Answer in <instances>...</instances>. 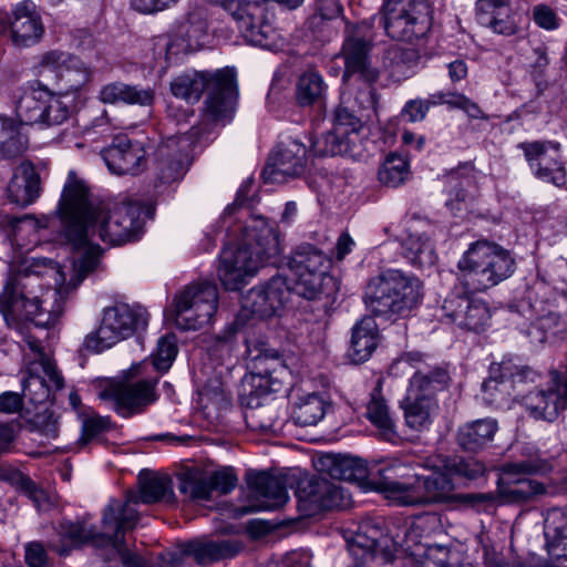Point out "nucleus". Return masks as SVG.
I'll use <instances>...</instances> for the list:
<instances>
[{
    "label": "nucleus",
    "instance_id": "ea45409f",
    "mask_svg": "<svg viewBox=\"0 0 567 567\" xmlns=\"http://www.w3.org/2000/svg\"><path fill=\"white\" fill-rule=\"evenodd\" d=\"M497 430V421L492 417L467 422L457 430V443L464 451L478 452L492 443Z\"/></svg>",
    "mask_w": 567,
    "mask_h": 567
},
{
    "label": "nucleus",
    "instance_id": "58836bf2",
    "mask_svg": "<svg viewBox=\"0 0 567 567\" xmlns=\"http://www.w3.org/2000/svg\"><path fill=\"white\" fill-rule=\"evenodd\" d=\"M523 458L515 462H507L502 466L505 476L525 475H543L551 472L556 464V457L548 455L534 445H526L522 450Z\"/></svg>",
    "mask_w": 567,
    "mask_h": 567
},
{
    "label": "nucleus",
    "instance_id": "f257e3e1",
    "mask_svg": "<svg viewBox=\"0 0 567 567\" xmlns=\"http://www.w3.org/2000/svg\"><path fill=\"white\" fill-rule=\"evenodd\" d=\"M143 214L144 207L140 203H121L110 207L95 200L85 182L70 171L54 217L60 224V236L74 250L83 252L73 259L69 280L58 264L49 261L59 292L78 288L97 268L101 248L93 244L95 236L111 246L137 240L143 233Z\"/></svg>",
    "mask_w": 567,
    "mask_h": 567
},
{
    "label": "nucleus",
    "instance_id": "f8f14e48",
    "mask_svg": "<svg viewBox=\"0 0 567 567\" xmlns=\"http://www.w3.org/2000/svg\"><path fill=\"white\" fill-rule=\"evenodd\" d=\"M25 343L33 358L21 381L22 396L35 405L53 401L54 393L64 388V378L39 340L28 337Z\"/></svg>",
    "mask_w": 567,
    "mask_h": 567
},
{
    "label": "nucleus",
    "instance_id": "b1692460",
    "mask_svg": "<svg viewBox=\"0 0 567 567\" xmlns=\"http://www.w3.org/2000/svg\"><path fill=\"white\" fill-rule=\"evenodd\" d=\"M525 157L534 174L555 186L566 183V168L561 162L560 146L553 142H532L520 144Z\"/></svg>",
    "mask_w": 567,
    "mask_h": 567
},
{
    "label": "nucleus",
    "instance_id": "423d86ee",
    "mask_svg": "<svg viewBox=\"0 0 567 567\" xmlns=\"http://www.w3.org/2000/svg\"><path fill=\"white\" fill-rule=\"evenodd\" d=\"M288 267L293 282L290 285L291 293L307 300H317L334 292L336 281L329 274L331 259L315 245L305 243L297 246L289 258Z\"/></svg>",
    "mask_w": 567,
    "mask_h": 567
},
{
    "label": "nucleus",
    "instance_id": "dca6fc26",
    "mask_svg": "<svg viewBox=\"0 0 567 567\" xmlns=\"http://www.w3.org/2000/svg\"><path fill=\"white\" fill-rule=\"evenodd\" d=\"M296 497L303 517L316 516L323 511L347 508L351 504L350 495L341 486L321 477L300 481Z\"/></svg>",
    "mask_w": 567,
    "mask_h": 567
},
{
    "label": "nucleus",
    "instance_id": "7ed1b4c3",
    "mask_svg": "<svg viewBox=\"0 0 567 567\" xmlns=\"http://www.w3.org/2000/svg\"><path fill=\"white\" fill-rule=\"evenodd\" d=\"M421 298L422 284L415 276L388 269L368 281L363 302L374 317L394 322L408 317Z\"/></svg>",
    "mask_w": 567,
    "mask_h": 567
},
{
    "label": "nucleus",
    "instance_id": "7c9ffc66",
    "mask_svg": "<svg viewBox=\"0 0 567 567\" xmlns=\"http://www.w3.org/2000/svg\"><path fill=\"white\" fill-rule=\"evenodd\" d=\"M444 535L442 516L437 513H424L411 519L404 529V538L396 542V551L401 548L410 555H421L424 543H433L436 537Z\"/></svg>",
    "mask_w": 567,
    "mask_h": 567
},
{
    "label": "nucleus",
    "instance_id": "a878e982",
    "mask_svg": "<svg viewBox=\"0 0 567 567\" xmlns=\"http://www.w3.org/2000/svg\"><path fill=\"white\" fill-rule=\"evenodd\" d=\"M372 43L357 32L344 39L341 56L344 61L343 82L357 76L361 82H377L380 78L378 68L371 63Z\"/></svg>",
    "mask_w": 567,
    "mask_h": 567
},
{
    "label": "nucleus",
    "instance_id": "3c124183",
    "mask_svg": "<svg viewBox=\"0 0 567 567\" xmlns=\"http://www.w3.org/2000/svg\"><path fill=\"white\" fill-rule=\"evenodd\" d=\"M28 140L13 120L0 116V161L20 156Z\"/></svg>",
    "mask_w": 567,
    "mask_h": 567
},
{
    "label": "nucleus",
    "instance_id": "c9c22d12",
    "mask_svg": "<svg viewBox=\"0 0 567 567\" xmlns=\"http://www.w3.org/2000/svg\"><path fill=\"white\" fill-rule=\"evenodd\" d=\"M374 318L373 315L363 316L351 329L348 357L355 364L369 360L378 348L380 332Z\"/></svg>",
    "mask_w": 567,
    "mask_h": 567
},
{
    "label": "nucleus",
    "instance_id": "864d4df0",
    "mask_svg": "<svg viewBox=\"0 0 567 567\" xmlns=\"http://www.w3.org/2000/svg\"><path fill=\"white\" fill-rule=\"evenodd\" d=\"M208 474L198 470H187L178 476V491L189 501L212 498Z\"/></svg>",
    "mask_w": 567,
    "mask_h": 567
},
{
    "label": "nucleus",
    "instance_id": "a19ab883",
    "mask_svg": "<svg viewBox=\"0 0 567 567\" xmlns=\"http://www.w3.org/2000/svg\"><path fill=\"white\" fill-rule=\"evenodd\" d=\"M140 492H130L125 501H120L128 508H134L138 503L152 504L161 501H168L173 496L171 478L167 476L140 477Z\"/></svg>",
    "mask_w": 567,
    "mask_h": 567
},
{
    "label": "nucleus",
    "instance_id": "473e14b6",
    "mask_svg": "<svg viewBox=\"0 0 567 567\" xmlns=\"http://www.w3.org/2000/svg\"><path fill=\"white\" fill-rule=\"evenodd\" d=\"M41 64L44 68L56 71L63 89L66 92L79 91L90 78L89 70L84 63L76 56L65 52L50 51L42 59Z\"/></svg>",
    "mask_w": 567,
    "mask_h": 567
},
{
    "label": "nucleus",
    "instance_id": "603ef678",
    "mask_svg": "<svg viewBox=\"0 0 567 567\" xmlns=\"http://www.w3.org/2000/svg\"><path fill=\"white\" fill-rule=\"evenodd\" d=\"M355 110L349 106L340 105L333 114V128L350 140L351 144H360L362 142V130L365 115L363 113L355 114Z\"/></svg>",
    "mask_w": 567,
    "mask_h": 567
},
{
    "label": "nucleus",
    "instance_id": "a18cd8bd",
    "mask_svg": "<svg viewBox=\"0 0 567 567\" xmlns=\"http://www.w3.org/2000/svg\"><path fill=\"white\" fill-rule=\"evenodd\" d=\"M548 554L555 559H567V513L554 511L545 519Z\"/></svg>",
    "mask_w": 567,
    "mask_h": 567
},
{
    "label": "nucleus",
    "instance_id": "13d9d810",
    "mask_svg": "<svg viewBox=\"0 0 567 567\" xmlns=\"http://www.w3.org/2000/svg\"><path fill=\"white\" fill-rule=\"evenodd\" d=\"M409 174L408 161L394 153L386 156L378 173L379 181L389 187H398L402 185L406 181Z\"/></svg>",
    "mask_w": 567,
    "mask_h": 567
},
{
    "label": "nucleus",
    "instance_id": "774afa93",
    "mask_svg": "<svg viewBox=\"0 0 567 567\" xmlns=\"http://www.w3.org/2000/svg\"><path fill=\"white\" fill-rule=\"evenodd\" d=\"M202 404L208 408L209 404L219 409L228 404L223 382L215 377L209 379L198 392Z\"/></svg>",
    "mask_w": 567,
    "mask_h": 567
},
{
    "label": "nucleus",
    "instance_id": "bb28decb",
    "mask_svg": "<svg viewBox=\"0 0 567 567\" xmlns=\"http://www.w3.org/2000/svg\"><path fill=\"white\" fill-rule=\"evenodd\" d=\"M50 217L23 215L21 217L4 216L0 219V227L4 231L11 246L21 250L18 257H13L11 265L20 262L23 252L31 251L41 241L40 231L49 227Z\"/></svg>",
    "mask_w": 567,
    "mask_h": 567
},
{
    "label": "nucleus",
    "instance_id": "4c0bfd02",
    "mask_svg": "<svg viewBox=\"0 0 567 567\" xmlns=\"http://www.w3.org/2000/svg\"><path fill=\"white\" fill-rule=\"evenodd\" d=\"M246 352L249 360L248 367L261 379H272L275 374L286 370L281 357L268 349L264 340L248 336Z\"/></svg>",
    "mask_w": 567,
    "mask_h": 567
},
{
    "label": "nucleus",
    "instance_id": "72a5a7b5",
    "mask_svg": "<svg viewBox=\"0 0 567 567\" xmlns=\"http://www.w3.org/2000/svg\"><path fill=\"white\" fill-rule=\"evenodd\" d=\"M315 464L319 472L331 478L350 483L361 484L372 474L363 460L350 455L323 454Z\"/></svg>",
    "mask_w": 567,
    "mask_h": 567
},
{
    "label": "nucleus",
    "instance_id": "bf43d9fd",
    "mask_svg": "<svg viewBox=\"0 0 567 567\" xmlns=\"http://www.w3.org/2000/svg\"><path fill=\"white\" fill-rule=\"evenodd\" d=\"M396 367H411L414 369L413 374L411 375L409 381H412L416 375L423 374L427 382H431L434 380L437 375V373L442 372L446 377H450L449 371L441 365H431L429 364L424 358L423 354L420 352H408L404 353L396 362Z\"/></svg>",
    "mask_w": 567,
    "mask_h": 567
},
{
    "label": "nucleus",
    "instance_id": "4be33fe9",
    "mask_svg": "<svg viewBox=\"0 0 567 567\" xmlns=\"http://www.w3.org/2000/svg\"><path fill=\"white\" fill-rule=\"evenodd\" d=\"M291 296L290 284L281 275L272 276L266 284L251 288L243 298V315L251 313L260 319L276 313Z\"/></svg>",
    "mask_w": 567,
    "mask_h": 567
},
{
    "label": "nucleus",
    "instance_id": "6e6d98bb",
    "mask_svg": "<svg viewBox=\"0 0 567 567\" xmlns=\"http://www.w3.org/2000/svg\"><path fill=\"white\" fill-rule=\"evenodd\" d=\"M246 422L254 431L265 434H277L281 431L279 411L275 404L252 408L246 413Z\"/></svg>",
    "mask_w": 567,
    "mask_h": 567
},
{
    "label": "nucleus",
    "instance_id": "e433bc0d",
    "mask_svg": "<svg viewBox=\"0 0 567 567\" xmlns=\"http://www.w3.org/2000/svg\"><path fill=\"white\" fill-rule=\"evenodd\" d=\"M7 190L10 203L20 207L32 204L41 192V179L35 167L29 162L21 163L14 171Z\"/></svg>",
    "mask_w": 567,
    "mask_h": 567
},
{
    "label": "nucleus",
    "instance_id": "9b49d317",
    "mask_svg": "<svg viewBox=\"0 0 567 567\" xmlns=\"http://www.w3.org/2000/svg\"><path fill=\"white\" fill-rule=\"evenodd\" d=\"M381 12L385 33L393 40L412 42L432 25L431 7L424 0H384Z\"/></svg>",
    "mask_w": 567,
    "mask_h": 567
},
{
    "label": "nucleus",
    "instance_id": "9d476101",
    "mask_svg": "<svg viewBox=\"0 0 567 567\" xmlns=\"http://www.w3.org/2000/svg\"><path fill=\"white\" fill-rule=\"evenodd\" d=\"M217 306V286L199 281L176 293L167 316L179 330H197L210 322Z\"/></svg>",
    "mask_w": 567,
    "mask_h": 567
},
{
    "label": "nucleus",
    "instance_id": "2f4dec72",
    "mask_svg": "<svg viewBox=\"0 0 567 567\" xmlns=\"http://www.w3.org/2000/svg\"><path fill=\"white\" fill-rule=\"evenodd\" d=\"M185 137L169 136L156 150V181L171 184L183 178L186 173V155L183 152Z\"/></svg>",
    "mask_w": 567,
    "mask_h": 567
},
{
    "label": "nucleus",
    "instance_id": "5fc2aeb1",
    "mask_svg": "<svg viewBox=\"0 0 567 567\" xmlns=\"http://www.w3.org/2000/svg\"><path fill=\"white\" fill-rule=\"evenodd\" d=\"M326 413V402L317 393L300 398L292 410V419L300 426L316 425Z\"/></svg>",
    "mask_w": 567,
    "mask_h": 567
},
{
    "label": "nucleus",
    "instance_id": "2eb2a0df",
    "mask_svg": "<svg viewBox=\"0 0 567 567\" xmlns=\"http://www.w3.org/2000/svg\"><path fill=\"white\" fill-rule=\"evenodd\" d=\"M157 380H113L97 393V398L123 417L141 413L157 400Z\"/></svg>",
    "mask_w": 567,
    "mask_h": 567
},
{
    "label": "nucleus",
    "instance_id": "ddd939ff",
    "mask_svg": "<svg viewBox=\"0 0 567 567\" xmlns=\"http://www.w3.org/2000/svg\"><path fill=\"white\" fill-rule=\"evenodd\" d=\"M489 494H458L449 473L434 471L427 475H416L413 480L404 506L445 505L457 507L462 504L484 503L492 501Z\"/></svg>",
    "mask_w": 567,
    "mask_h": 567
},
{
    "label": "nucleus",
    "instance_id": "338daca9",
    "mask_svg": "<svg viewBox=\"0 0 567 567\" xmlns=\"http://www.w3.org/2000/svg\"><path fill=\"white\" fill-rule=\"evenodd\" d=\"M69 116L70 107L68 103H65L61 96L50 92L44 107L43 121L40 122V125L47 127L60 125L65 122Z\"/></svg>",
    "mask_w": 567,
    "mask_h": 567
},
{
    "label": "nucleus",
    "instance_id": "8fccbe9b",
    "mask_svg": "<svg viewBox=\"0 0 567 567\" xmlns=\"http://www.w3.org/2000/svg\"><path fill=\"white\" fill-rule=\"evenodd\" d=\"M484 401L494 406H501L506 403L511 395V382L507 381L506 374L503 373L499 363H492L489 367V377L482 384Z\"/></svg>",
    "mask_w": 567,
    "mask_h": 567
},
{
    "label": "nucleus",
    "instance_id": "69168bd1",
    "mask_svg": "<svg viewBox=\"0 0 567 567\" xmlns=\"http://www.w3.org/2000/svg\"><path fill=\"white\" fill-rule=\"evenodd\" d=\"M177 354L176 339L174 336H165L158 339L156 351L152 354L153 364L159 372H166L171 368Z\"/></svg>",
    "mask_w": 567,
    "mask_h": 567
},
{
    "label": "nucleus",
    "instance_id": "39448f33",
    "mask_svg": "<svg viewBox=\"0 0 567 567\" xmlns=\"http://www.w3.org/2000/svg\"><path fill=\"white\" fill-rule=\"evenodd\" d=\"M140 519L136 509L112 498L102 513V530L86 522L63 520L59 533L73 545L92 544L94 546H120L122 534L134 529Z\"/></svg>",
    "mask_w": 567,
    "mask_h": 567
},
{
    "label": "nucleus",
    "instance_id": "6ab92c4d",
    "mask_svg": "<svg viewBox=\"0 0 567 567\" xmlns=\"http://www.w3.org/2000/svg\"><path fill=\"white\" fill-rule=\"evenodd\" d=\"M43 33L42 19L30 0L19 2L11 16L0 12V39H9L16 47H31L40 41Z\"/></svg>",
    "mask_w": 567,
    "mask_h": 567
},
{
    "label": "nucleus",
    "instance_id": "4468645a",
    "mask_svg": "<svg viewBox=\"0 0 567 567\" xmlns=\"http://www.w3.org/2000/svg\"><path fill=\"white\" fill-rule=\"evenodd\" d=\"M451 377L437 373L436 378L427 382L423 374L409 381L405 396L400 406L403 410L405 424L413 431L427 430L439 410L436 393L449 386Z\"/></svg>",
    "mask_w": 567,
    "mask_h": 567
},
{
    "label": "nucleus",
    "instance_id": "f704fd0d",
    "mask_svg": "<svg viewBox=\"0 0 567 567\" xmlns=\"http://www.w3.org/2000/svg\"><path fill=\"white\" fill-rule=\"evenodd\" d=\"M246 481L259 501V508L274 511L288 501V492L282 478L267 472L249 471Z\"/></svg>",
    "mask_w": 567,
    "mask_h": 567
},
{
    "label": "nucleus",
    "instance_id": "aec40b11",
    "mask_svg": "<svg viewBox=\"0 0 567 567\" xmlns=\"http://www.w3.org/2000/svg\"><path fill=\"white\" fill-rule=\"evenodd\" d=\"M237 96L234 69L225 68L214 71L213 83L205 101L204 121L225 126L234 117Z\"/></svg>",
    "mask_w": 567,
    "mask_h": 567
},
{
    "label": "nucleus",
    "instance_id": "0e129e2a",
    "mask_svg": "<svg viewBox=\"0 0 567 567\" xmlns=\"http://www.w3.org/2000/svg\"><path fill=\"white\" fill-rule=\"evenodd\" d=\"M444 470L449 473L451 478L452 476H460L467 480H475L483 475L485 467L483 463L473 458L454 457L445 462Z\"/></svg>",
    "mask_w": 567,
    "mask_h": 567
},
{
    "label": "nucleus",
    "instance_id": "0eeeda50",
    "mask_svg": "<svg viewBox=\"0 0 567 567\" xmlns=\"http://www.w3.org/2000/svg\"><path fill=\"white\" fill-rule=\"evenodd\" d=\"M148 324V313L140 306L116 303L103 309L100 326L87 333L82 348L89 352L100 353L115 346Z\"/></svg>",
    "mask_w": 567,
    "mask_h": 567
},
{
    "label": "nucleus",
    "instance_id": "20e7f679",
    "mask_svg": "<svg viewBox=\"0 0 567 567\" xmlns=\"http://www.w3.org/2000/svg\"><path fill=\"white\" fill-rule=\"evenodd\" d=\"M515 268V259L507 249L476 241L457 262V281L466 293L485 291L509 278Z\"/></svg>",
    "mask_w": 567,
    "mask_h": 567
},
{
    "label": "nucleus",
    "instance_id": "c03bdc74",
    "mask_svg": "<svg viewBox=\"0 0 567 567\" xmlns=\"http://www.w3.org/2000/svg\"><path fill=\"white\" fill-rule=\"evenodd\" d=\"M367 417L378 429L379 436L384 441L394 443L399 439L395 423L390 415L388 404L379 390L371 393L367 405Z\"/></svg>",
    "mask_w": 567,
    "mask_h": 567
},
{
    "label": "nucleus",
    "instance_id": "393cba45",
    "mask_svg": "<svg viewBox=\"0 0 567 567\" xmlns=\"http://www.w3.org/2000/svg\"><path fill=\"white\" fill-rule=\"evenodd\" d=\"M442 311L451 322L474 332L483 330L491 319L489 308L483 300L456 292L444 299Z\"/></svg>",
    "mask_w": 567,
    "mask_h": 567
},
{
    "label": "nucleus",
    "instance_id": "6e6552de",
    "mask_svg": "<svg viewBox=\"0 0 567 567\" xmlns=\"http://www.w3.org/2000/svg\"><path fill=\"white\" fill-rule=\"evenodd\" d=\"M22 259L17 268L10 267V275L0 295V312L8 324L30 320L42 310L38 291L41 289L38 274Z\"/></svg>",
    "mask_w": 567,
    "mask_h": 567
},
{
    "label": "nucleus",
    "instance_id": "4d7b16f0",
    "mask_svg": "<svg viewBox=\"0 0 567 567\" xmlns=\"http://www.w3.org/2000/svg\"><path fill=\"white\" fill-rule=\"evenodd\" d=\"M326 91L327 85L318 72H305L297 83V101L301 106L320 103L324 97Z\"/></svg>",
    "mask_w": 567,
    "mask_h": 567
},
{
    "label": "nucleus",
    "instance_id": "79ce46f5",
    "mask_svg": "<svg viewBox=\"0 0 567 567\" xmlns=\"http://www.w3.org/2000/svg\"><path fill=\"white\" fill-rule=\"evenodd\" d=\"M49 91L33 85L21 87L16 102V113L21 123L32 125L43 121Z\"/></svg>",
    "mask_w": 567,
    "mask_h": 567
},
{
    "label": "nucleus",
    "instance_id": "a211bd4d",
    "mask_svg": "<svg viewBox=\"0 0 567 567\" xmlns=\"http://www.w3.org/2000/svg\"><path fill=\"white\" fill-rule=\"evenodd\" d=\"M309 150L297 137H287L278 143L269 154L262 171L266 183H285L290 177H298L306 172Z\"/></svg>",
    "mask_w": 567,
    "mask_h": 567
},
{
    "label": "nucleus",
    "instance_id": "052dcab7",
    "mask_svg": "<svg viewBox=\"0 0 567 567\" xmlns=\"http://www.w3.org/2000/svg\"><path fill=\"white\" fill-rule=\"evenodd\" d=\"M501 369L506 374V379L511 382V389L514 391L517 385L526 383H535L539 373L529 365L522 364L513 359H504L501 361Z\"/></svg>",
    "mask_w": 567,
    "mask_h": 567
},
{
    "label": "nucleus",
    "instance_id": "f03ea898",
    "mask_svg": "<svg viewBox=\"0 0 567 567\" xmlns=\"http://www.w3.org/2000/svg\"><path fill=\"white\" fill-rule=\"evenodd\" d=\"M281 252L275 224L262 216L246 223L237 248L226 247L220 256L219 279L227 290H238L247 277Z\"/></svg>",
    "mask_w": 567,
    "mask_h": 567
},
{
    "label": "nucleus",
    "instance_id": "5701e85b",
    "mask_svg": "<svg viewBox=\"0 0 567 567\" xmlns=\"http://www.w3.org/2000/svg\"><path fill=\"white\" fill-rule=\"evenodd\" d=\"M370 476L377 491L384 494L399 505L404 506L416 474H411V468L399 458L383 461L380 466L370 468Z\"/></svg>",
    "mask_w": 567,
    "mask_h": 567
},
{
    "label": "nucleus",
    "instance_id": "1a4fd4ad",
    "mask_svg": "<svg viewBox=\"0 0 567 567\" xmlns=\"http://www.w3.org/2000/svg\"><path fill=\"white\" fill-rule=\"evenodd\" d=\"M237 23L245 40L256 47L277 50L284 44L271 23L272 14L261 0H216Z\"/></svg>",
    "mask_w": 567,
    "mask_h": 567
},
{
    "label": "nucleus",
    "instance_id": "de8ad7c7",
    "mask_svg": "<svg viewBox=\"0 0 567 567\" xmlns=\"http://www.w3.org/2000/svg\"><path fill=\"white\" fill-rule=\"evenodd\" d=\"M359 148L360 144H351L349 138L332 128L313 141L310 151L316 156H355L359 154Z\"/></svg>",
    "mask_w": 567,
    "mask_h": 567
},
{
    "label": "nucleus",
    "instance_id": "f3484780",
    "mask_svg": "<svg viewBox=\"0 0 567 567\" xmlns=\"http://www.w3.org/2000/svg\"><path fill=\"white\" fill-rule=\"evenodd\" d=\"M348 550L353 560L348 567H383L394 558L396 543L378 528L365 525L348 540Z\"/></svg>",
    "mask_w": 567,
    "mask_h": 567
},
{
    "label": "nucleus",
    "instance_id": "c85d7f7f",
    "mask_svg": "<svg viewBox=\"0 0 567 567\" xmlns=\"http://www.w3.org/2000/svg\"><path fill=\"white\" fill-rule=\"evenodd\" d=\"M109 169L116 175L138 174L145 165L146 152L140 142L117 136L102 152Z\"/></svg>",
    "mask_w": 567,
    "mask_h": 567
},
{
    "label": "nucleus",
    "instance_id": "412c9836",
    "mask_svg": "<svg viewBox=\"0 0 567 567\" xmlns=\"http://www.w3.org/2000/svg\"><path fill=\"white\" fill-rule=\"evenodd\" d=\"M523 404L535 420H557L567 409V365L564 371L551 372V383L547 389H537L524 395Z\"/></svg>",
    "mask_w": 567,
    "mask_h": 567
},
{
    "label": "nucleus",
    "instance_id": "37998d69",
    "mask_svg": "<svg viewBox=\"0 0 567 567\" xmlns=\"http://www.w3.org/2000/svg\"><path fill=\"white\" fill-rule=\"evenodd\" d=\"M214 72L208 71H187L171 82V92L177 97L194 104L199 101L204 90L209 91L213 83Z\"/></svg>",
    "mask_w": 567,
    "mask_h": 567
},
{
    "label": "nucleus",
    "instance_id": "e2e57ef3",
    "mask_svg": "<svg viewBox=\"0 0 567 567\" xmlns=\"http://www.w3.org/2000/svg\"><path fill=\"white\" fill-rule=\"evenodd\" d=\"M545 493V486L534 480H516L513 481L504 491L505 496L511 502L525 503L537 495Z\"/></svg>",
    "mask_w": 567,
    "mask_h": 567
},
{
    "label": "nucleus",
    "instance_id": "680f3d73",
    "mask_svg": "<svg viewBox=\"0 0 567 567\" xmlns=\"http://www.w3.org/2000/svg\"><path fill=\"white\" fill-rule=\"evenodd\" d=\"M419 557H423L420 567H451L452 550L447 544L424 543Z\"/></svg>",
    "mask_w": 567,
    "mask_h": 567
},
{
    "label": "nucleus",
    "instance_id": "c756f323",
    "mask_svg": "<svg viewBox=\"0 0 567 567\" xmlns=\"http://www.w3.org/2000/svg\"><path fill=\"white\" fill-rule=\"evenodd\" d=\"M476 20L494 33L509 37L518 32L523 17L511 8L509 0H477Z\"/></svg>",
    "mask_w": 567,
    "mask_h": 567
},
{
    "label": "nucleus",
    "instance_id": "09e8293b",
    "mask_svg": "<svg viewBox=\"0 0 567 567\" xmlns=\"http://www.w3.org/2000/svg\"><path fill=\"white\" fill-rule=\"evenodd\" d=\"M404 257L414 266L431 267L436 255L433 243L424 234H411L402 243Z\"/></svg>",
    "mask_w": 567,
    "mask_h": 567
},
{
    "label": "nucleus",
    "instance_id": "49530a36",
    "mask_svg": "<svg viewBox=\"0 0 567 567\" xmlns=\"http://www.w3.org/2000/svg\"><path fill=\"white\" fill-rule=\"evenodd\" d=\"M419 63L420 55L414 49L394 45L385 53V66L390 76L398 82L415 74Z\"/></svg>",
    "mask_w": 567,
    "mask_h": 567
},
{
    "label": "nucleus",
    "instance_id": "cd10ccee",
    "mask_svg": "<svg viewBox=\"0 0 567 567\" xmlns=\"http://www.w3.org/2000/svg\"><path fill=\"white\" fill-rule=\"evenodd\" d=\"M244 548V544L235 538H226L207 542H190L182 551L171 553L169 567H178L183 563V556L193 557L198 564L206 565L214 561L233 558Z\"/></svg>",
    "mask_w": 567,
    "mask_h": 567
}]
</instances>
